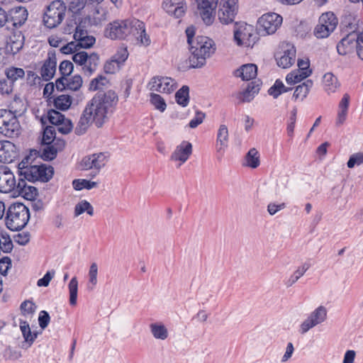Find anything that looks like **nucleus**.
Here are the masks:
<instances>
[{"instance_id":"8","label":"nucleus","mask_w":363,"mask_h":363,"mask_svg":"<svg viewBox=\"0 0 363 363\" xmlns=\"http://www.w3.org/2000/svg\"><path fill=\"white\" fill-rule=\"evenodd\" d=\"M21 125L15 113L10 110L0 109V133L8 138L17 137Z\"/></svg>"},{"instance_id":"44","label":"nucleus","mask_w":363,"mask_h":363,"mask_svg":"<svg viewBox=\"0 0 363 363\" xmlns=\"http://www.w3.org/2000/svg\"><path fill=\"white\" fill-rule=\"evenodd\" d=\"M97 186V183L87 179H76L72 182V186L74 189L80 191L84 189L90 190Z\"/></svg>"},{"instance_id":"60","label":"nucleus","mask_w":363,"mask_h":363,"mask_svg":"<svg viewBox=\"0 0 363 363\" xmlns=\"http://www.w3.org/2000/svg\"><path fill=\"white\" fill-rule=\"evenodd\" d=\"M50 321V314L46 311H41L38 315V323L41 329L46 328Z\"/></svg>"},{"instance_id":"62","label":"nucleus","mask_w":363,"mask_h":363,"mask_svg":"<svg viewBox=\"0 0 363 363\" xmlns=\"http://www.w3.org/2000/svg\"><path fill=\"white\" fill-rule=\"evenodd\" d=\"M85 6L84 0H70L69 10L72 13H77L84 9Z\"/></svg>"},{"instance_id":"14","label":"nucleus","mask_w":363,"mask_h":363,"mask_svg":"<svg viewBox=\"0 0 363 363\" xmlns=\"http://www.w3.org/2000/svg\"><path fill=\"white\" fill-rule=\"evenodd\" d=\"M54 168L50 165L45 164H41L40 165L33 164V167H30V170L26 172V178L28 182H48L53 177Z\"/></svg>"},{"instance_id":"22","label":"nucleus","mask_w":363,"mask_h":363,"mask_svg":"<svg viewBox=\"0 0 363 363\" xmlns=\"http://www.w3.org/2000/svg\"><path fill=\"white\" fill-rule=\"evenodd\" d=\"M26 179L23 177L18 178L16 189L13 194L18 193V196H21L26 200L35 201L38 195V189L33 186H28L26 184Z\"/></svg>"},{"instance_id":"23","label":"nucleus","mask_w":363,"mask_h":363,"mask_svg":"<svg viewBox=\"0 0 363 363\" xmlns=\"http://www.w3.org/2000/svg\"><path fill=\"white\" fill-rule=\"evenodd\" d=\"M57 60L55 52H49L48 58L45 60L40 69V75L44 81H49L56 72Z\"/></svg>"},{"instance_id":"45","label":"nucleus","mask_w":363,"mask_h":363,"mask_svg":"<svg viewBox=\"0 0 363 363\" xmlns=\"http://www.w3.org/2000/svg\"><path fill=\"white\" fill-rule=\"evenodd\" d=\"M65 116L55 109H50L48 111L46 118L44 117L45 120L48 121L50 123L54 125H57L65 120Z\"/></svg>"},{"instance_id":"21","label":"nucleus","mask_w":363,"mask_h":363,"mask_svg":"<svg viewBox=\"0 0 363 363\" xmlns=\"http://www.w3.org/2000/svg\"><path fill=\"white\" fill-rule=\"evenodd\" d=\"M44 148L42 150L40 157L44 161H52L56 158L57 152L62 151L65 146V142L62 139H57L55 143H42Z\"/></svg>"},{"instance_id":"18","label":"nucleus","mask_w":363,"mask_h":363,"mask_svg":"<svg viewBox=\"0 0 363 363\" xmlns=\"http://www.w3.org/2000/svg\"><path fill=\"white\" fill-rule=\"evenodd\" d=\"M173 82L174 80L170 77L156 76L152 77L149 83L150 89L169 94L175 89Z\"/></svg>"},{"instance_id":"38","label":"nucleus","mask_w":363,"mask_h":363,"mask_svg":"<svg viewBox=\"0 0 363 363\" xmlns=\"http://www.w3.org/2000/svg\"><path fill=\"white\" fill-rule=\"evenodd\" d=\"M313 84V83L311 79H307L301 84H299L296 87L293 97L295 99H301V100H303L307 96Z\"/></svg>"},{"instance_id":"61","label":"nucleus","mask_w":363,"mask_h":363,"mask_svg":"<svg viewBox=\"0 0 363 363\" xmlns=\"http://www.w3.org/2000/svg\"><path fill=\"white\" fill-rule=\"evenodd\" d=\"M121 66L117 65L113 59L111 58V60L106 61L104 64V70L106 74H113Z\"/></svg>"},{"instance_id":"51","label":"nucleus","mask_w":363,"mask_h":363,"mask_svg":"<svg viewBox=\"0 0 363 363\" xmlns=\"http://www.w3.org/2000/svg\"><path fill=\"white\" fill-rule=\"evenodd\" d=\"M13 91V84L5 78H0V95L9 96Z\"/></svg>"},{"instance_id":"20","label":"nucleus","mask_w":363,"mask_h":363,"mask_svg":"<svg viewBox=\"0 0 363 363\" xmlns=\"http://www.w3.org/2000/svg\"><path fill=\"white\" fill-rule=\"evenodd\" d=\"M18 157L16 146L8 140L0 141V162L11 163Z\"/></svg>"},{"instance_id":"32","label":"nucleus","mask_w":363,"mask_h":363,"mask_svg":"<svg viewBox=\"0 0 363 363\" xmlns=\"http://www.w3.org/2000/svg\"><path fill=\"white\" fill-rule=\"evenodd\" d=\"M40 122L43 128L42 143H55L58 138H56V130L52 125H45L46 120L41 117Z\"/></svg>"},{"instance_id":"54","label":"nucleus","mask_w":363,"mask_h":363,"mask_svg":"<svg viewBox=\"0 0 363 363\" xmlns=\"http://www.w3.org/2000/svg\"><path fill=\"white\" fill-rule=\"evenodd\" d=\"M306 77H303V74L300 72H290L286 77V82L288 84L292 85L300 82Z\"/></svg>"},{"instance_id":"25","label":"nucleus","mask_w":363,"mask_h":363,"mask_svg":"<svg viewBox=\"0 0 363 363\" xmlns=\"http://www.w3.org/2000/svg\"><path fill=\"white\" fill-rule=\"evenodd\" d=\"M257 74V67L252 63L242 65L233 72L234 77H240L242 81H250L255 78Z\"/></svg>"},{"instance_id":"17","label":"nucleus","mask_w":363,"mask_h":363,"mask_svg":"<svg viewBox=\"0 0 363 363\" xmlns=\"http://www.w3.org/2000/svg\"><path fill=\"white\" fill-rule=\"evenodd\" d=\"M17 28L9 30H11V35L6 40V50L8 53L12 55L18 52L24 45V35Z\"/></svg>"},{"instance_id":"11","label":"nucleus","mask_w":363,"mask_h":363,"mask_svg":"<svg viewBox=\"0 0 363 363\" xmlns=\"http://www.w3.org/2000/svg\"><path fill=\"white\" fill-rule=\"evenodd\" d=\"M337 23V18L333 12L323 13L314 29L315 36L318 38H327L336 28Z\"/></svg>"},{"instance_id":"27","label":"nucleus","mask_w":363,"mask_h":363,"mask_svg":"<svg viewBox=\"0 0 363 363\" xmlns=\"http://www.w3.org/2000/svg\"><path fill=\"white\" fill-rule=\"evenodd\" d=\"M140 41L141 45L147 46L150 44L149 35L146 33L145 23L138 19H133V27L132 34Z\"/></svg>"},{"instance_id":"35","label":"nucleus","mask_w":363,"mask_h":363,"mask_svg":"<svg viewBox=\"0 0 363 363\" xmlns=\"http://www.w3.org/2000/svg\"><path fill=\"white\" fill-rule=\"evenodd\" d=\"M291 89L292 88L285 86L283 82L277 79L274 84L268 89L267 93L274 99H277L281 94L286 93Z\"/></svg>"},{"instance_id":"15","label":"nucleus","mask_w":363,"mask_h":363,"mask_svg":"<svg viewBox=\"0 0 363 363\" xmlns=\"http://www.w3.org/2000/svg\"><path fill=\"white\" fill-rule=\"evenodd\" d=\"M195 2L197 12L203 23L207 26L211 25L215 19L218 0H195Z\"/></svg>"},{"instance_id":"41","label":"nucleus","mask_w":363,"mask_h":363,"mask_svg":"<svg viewBox=\"0 0 363 363\" xmlns=\"http://www.w3.org/2000/svg\"><path fill=\"white\" fill-rule=\"evenodd\" d=\"M31 163L32 159L30 155H26L23 157L21 162L18 163L17 167V174L18 175V178H26V172H28L29 170H30V167H33Z\"/></svg>"},{"instance_id":"46","label":"nucleus","mask_w":363,"mask_h":363,"mask_svg":"<svg viewBox=\"0 0 363 363\" xmlns=\"http://www.w3.org/2000/svg\"><path fill=\"white\" fill-rule=\"evenodd\" d=\"M92 158L94 162V174L92 175V177L96 176L100 169L105 166L106 162V156L104 152H99L96 154H92Z\"/></svg>"},{"instance_id":"19","label":"nucleus","mask_w":363,"mask_h":363,"mask_svg":"<svg viewBox=\"0 0 363 363\" xmlns=\"http://www.w3.org/2000/svg\"><path fill=\"white\" fill-rule=\"evenodd\" d=\"M162 7L165 11L175 18H182L186 11V3L184 0H163Z\"/></svg>"},{"instance_id":"56","label":"nucleus","mask_w":363,"mask_h":363,"mask_svg":"<svg viewBox=\"0 0 363 363\" xmlns=\"http://www.w3.org/2000/svg\"><path fill=\"white\" fill-rule=\"evenodd\" d=\"M363 164V152H359L350 156L347 162L349 168H353L356 164L360 165Z\"/></svg>"},{"instance_id":"58","label":"nucleus","mask_w":363,"mask_h":363,"mask_svg":"<svg viewBox=\"0 0 363 363\" xmlns=\"http://www.w3.org/2000/svg\"><path fill=\"white\" fill-rule=\"evenodd\" d=\"M205 116L204 113L201 111H196L195 116L189 121V126L191 128H196L199 125L202 123Z\"/></svg>"},{"instance_id":"39","label":"nucleus","mask_w":363,"mask_h":363,"mask_svg":"<svg viewBox=\"0 0 363 363\" xmlns=\"http://www.w3.org/2000/svg\"><path fill=\"white\" fill-rule=\"evenodd\" d=\"M177 103L182 107L188 106L189 102V88L186 85L182 86L175 94Z\"/></svg>"},{"instance_id":"50","label":"nucleus","mask_w":363,"mask_h":363,"mask_svg":"<svg viewBox=\"0 0 363 363\" xmlns=\"http://www.w3.org/2000/svg\"><path fill=\"white\" fill-rule=\"evenodd\" d=\"M74 65L69 60H63L59 66V71L62 76L68 77L73 72Z\"/></svg>"},{"instance_id":"53","label":"nucleus","mask_w":363,"mask_h":363,"mask_svg":"<svg viewBox=\"0 0 363 363\" xmlns=\"http://www.w3.org/2000/svg\"><path fill=\"white\" fill-rule=\"evenodd\" d=\"M309 66L310 63L308 60H303L302 59H299L298 60V72L302 73V74H303V77H308L311 74L312 71L309 68Z\"/></svg>"},{"instance_id":"48","label":"nucleus","mask_w":363,"mask_h":363,"mask_svg":"<svg viewBox=\"0 0 363 363\" xmlns=\"http://www.w3.org/2000/svg\"><path fill=\"white\" fill-rule=\"evenodd\" d=\"M150 102L156 109L164 112L167 108V104L164 99L157 94L152 93L150 94Z\"/></svg>"},{"instance_id":"43","label":"nucleus","mask_w":363,"mask_h":363,"mask_svg":"<svg viewBox=\"0 0 363 363\" xmlns=\"http://www.w3.org/2000/svg\"><path fill=\"white\" fill-rule=\"evenodd\" d=\"M151 333L157 339L165 340L168 336V332L164 325L152 323L150 325Z\"/></svg>"},{"instance_id":"47","label":"nucleus","mask_w":363,"mask_h":363,"mask_svg":"<svg viewBox=\"0 0 363 363\" xmlns=\"http://www.w3.org/2000/svg\"><path fill=\"white\" fill-rule=\"evenodd\" d=\"M326 316L327 311L325 308L320 306L313 311L308 317L318 325L323 323L326 319Z\"/></svg>"},{"instance_id":"13","label":"nucleus","mask_w":363,"mask_h":363,"mask_svg":"<svg viewBox=\"0 0 363 363\" xmlns=\"http://www.w3.org/2000/svg\"><path fill=\"white\" fill-rule=\"evenodd\" d=\"M282 23V17L276 13L262 15L257 21L259 33L270 35L276 32Z\"/></svg>"},{"instance_id":"37","label":"nucleus","mask_w":363,"mask_h":363,"mask_svg":"<svg viewBox=\"0 0 363 363\" xmlns=\"http://www.w3.org/2000/svg\"><path fill=\"white\" fill-rule=\"evenodd\" d=\"M72 103V98L69 95L62 94L53 99V104L56 109L65 111L69 108Z\"/></svg>"},{"instance_id":"12","label":"nucleus","mask_w":363,"mask_h":363,"mask_svg":"<svg viewBox=\"0 0 363 363\" xmlns=\"http://www.w3.org/2000/svg\"><path fill=\"white\" fill-rule=\"evenodd\" d=\"M238 12V0H220L218 17L222 24L228 25L235 21Z\"/></svg>"},{"instance_id":"4","label":"nucleus","mask_w":363,"mask_h":363,"mask_svg":"<svg viewBox=\"0 0 363 363\" xmlns=\"http://www.w3.org/2000/svg\"><path fill=\"white\" fill-rule=\"evenodd\" d=\"M30 218L28 207L23 203L16 202L11 203L6 211L5 224L11 231H20L26 227Z\"/></svg>"},{"instance_id":"30","label":"nucleus","mask_w":363,"mask_h":363,"mask_svg":"<svg viewBox=\"0 0 363 363\" xmlns=\"http://www.w3.org/2000/svg\"><path fill=\"white\" fill-rule=\"evenodd\" d=\"M283 55L277 60V65L282 68L291 67L296 60V49L294 45H287Z\"/></svg>"},{"instance_id":"5","label":"nucleus","mask_w":363,"mask_h":363,"mask_svg":"<svg viewBox=\"0 0 363 363\" xmlns=\"http://www.w3.org/2000/svg\"><path fill=\"white\" fill-rule=\"evenodd\" d=\"M28 15L24 7H16L6 11L0 6V28L4 26L7 30L19 28L26 22Z\"/></svg>"},{"instance_id":"24","label":"nucleus","mask_w":363,"mask_h":363,"mask_svg":"<svg viewBox=\"0 0 363 363\" xmlns=\"http://www.w3.org/2000/svg\"><path fill=\"white\" fill-rule=\"evenodd\" d=\"M192 153V145L189 142L183 141L178 145L171 155V160L174 161H180L182 164L184 163Z\"/></svg>"},{"instance_id":"57","label":"nucleus","mask_w":363,"mask_h":363,"mask_svg":"<svg viewBox=\"0 0 363 363\" xmlns=\"http://www.w3.org/2000/svg\"><path fill=\"white\" fill-rule=\"evenodd\" d=\"M20 308L23 314H33L36 306L32 301L26 300L21 303Z\"/></svg>"},{"instance_id":"10","label":"nucleus","mask_w":363,"mask_h":363,"mask_svg":"<svg viewBox=\"0 0 363 363\" xmlns=\"http://www.w3.org/2000/svg\"><path fill=\"white\" fill-rule=\"evenodd\" d=\"M133 20L116 21L106 29V36L112 40H124L132 34Z\"/></svg>"},{"instance_id":"64","label":"nucleus","mask_w":363,"mask_h":363,"mask_svg":"<svg viewBox=\"0 0 363 363\" xmlns=\"http://www.w3.org/2000/svg\"><path fill=\"white\" fill-rule=\"evenodd\" d=\"M358 39L357 41L356 52L358 57L363 60V32L358 33Z\"/></svg>"},{"instance_id":"1","label":"nucleus","mask_w":363,"mask_h":363,"mask_svg":"<svg viewBox=\"0 0 363 363\" xmlns=\"http://www.w3.org/2000/svg\"><path fill=\"white\" fill-rule=\"evenodd\" d=\"M118 96L115 91H99L87 102L75 128L77 135H82L91 123L101 128L116 111Z\"/></svg>"},{"instance_id":"33","label":"nucleus","mask_w":363,"mask_h":363,"mask_svg":"<svg viewBox=\"0 0 363 363\" xmlns=\"http://www.w3.org/2000/svg\"><path fill=\"white\" fill-rule=\"evenodd\" d=\"M86 20L82 18H75L74 19H69L67 21L66 26L64 28L65 33L71 34L77 32L79 29L82 30L86 28Z\"/></svg>"},{"instance_id":"55","label":"nucleus","mask_w":363,"mask_h":363,"mask_svg":"<svg viewBox=\"0 0 363 363\" xmlns=\"http://www.w3.org/2000/svg\"><path fill=\"white\" fill-rule=\"evenodd\" d=\"M128 52L126 48H122L117 51V52L111 57L113 59L117 65H121L127 60Z\"/></svg>"},{"instance_id":"59","label":"nucleus","mask_w":363,"mask_h":363,"mask_svg":"<svg viewBox=\"0 0 363 363\" xmlns=\"http://www.w3.org/2000/svg\"><path fill=\"white\" fill-rule=\"evenodd\" d=\"M57 130L62 134H67L72 130L73 125L72 121L65 118V120L57 125Z\"/></svg>"},{"instance_id":"49","label":"nucleus","mask_w":363,"mask_h":363,"mask_svg":"<svg viewBox=\"0 0 363 363\" xmlns=\"http://www.w3.org/2000/svg\"><path fill=\"white\" fill-rule=\"evenodd\" d=\"M83 80L79 74H75L67 79V87L72 91H78L82 86Z\"/></svg>"},{"instance_id":"26","label":"nucleus","mask_w":363,"mask_h":363,"mask_svg":"<svg viewBox=\"0 0 363 363\" xmlns=\"http://www.w3.org/2000/svg\"><path fill=\"white\" fill-rule=\"evenodd\" d=\"M74 39L77 42V48L89 49L91 48L96 42V38L88 35L86 28L82 30L79 29L77 32L74 33Z\"/></svg>"},{"instance_id":"63","label":"nucleus","mask_w":363,"mask_h":363,"mask_svg":"<svg viewBox=\"0 0 363 363\" xmlns=\"http://www.w3.org/2000/svg\"><path fill=\"white\" fill-rule=\"evenodd\" d=\"M14 240L19 245L24 246L30 241V233L28 232L18 233L14 236Z\"/></svg>"},{"instance_id":"3","label":"nucleus","mask_w":363,"mask_h":363,"mask_svg":"<svg viewBox=\"0 0 363 363\" xmlns=\"http://www.w3.org/2000/svg\"><path fill=\"white\" fill-rule=\"evenodd\" d=\"M340 26L346 29L349 33L344 37L336 46L337 51L340 55H349L356 50L358 32H356L357 24L354 17L351 15L345 16L342 20Z\"/></svg>"},{"instance_id":"9","label":"nucleus","mask_w":363,"mask_h":363,"mask_svg":"<svg viewBox=\"0 0 363 363\" xmlns=\"http://www.w3.org/2000/svg\"><path fill=\"white\" fill-rule=\"evenodd\" d=\"M72 60L82 67L84 75L90 77L97 69L100 58L96 52L88 54L86 51H80L72 55Z\"/></svg>"},{"instance_id":"6","label":"nucleus","mask_w":363,"mask_h":363,"mask_svg":"<svg viewBox=\"0 0 363 363\" xmlns=\"http://www.w3.org/2000/svg\"><path fill=\"white\" fill-rule=\"evenodd\" d=\"M66 5L62 0H55L47 7L43 16L45 26L51 29L56 28L63 21L66 13Z\"/></svg>"},{"instance_id":"52","label":"nucleus","mask_w":363,"mask_h":363,"mask_svg":"<svg viewBox=\"0 0 363 363\" xmlns=\"http://www.w3.org/2000/svg\"><path fill=\"white\" fill-rule=\"evenodd\" d=\"M21 357V352L13 349L11 346L7 347L4 351V357L6 359L16 361Z\"/></svg>"},{"instance_id":"7","label":"nucleus","mask_w":363,"mask_h":363,"mask_svg":"<svg viewBox=\"0 0 363 363\" xmlns=\"http://www.w3.org/2000/svg\"><path fill=\"white\" fill-rule=\"evenodd\" d=\"M258 30L254 29V27L247 23L235 24L234 40L238 45H245V47L252 48L259 40Z\"/></svg>"},{"instance_id":"28","label":"nucleus","mask_w":363,"mask_h":363,"mask_svg":"<svg viewBox=\"0 0 363 363\" xmlns=\"http://www.w3.org/2000/svg\"><path fill=\"white\" fill-rule=\"evenodd\" d=\"M262 82L258 81H253L248 84L245 90L239 93L238 99L240 102H250L260 89Z\"/></svg>"},{"instance_id":"31","label":"nucleus","mask_w":363,"mask_h":363,"mask_svg":"<svg viewBox=\"0 0 363 363\" xmlns=\"http://www.w3.org/2000/svg\"><path fill=\"white\" fill-rule=\"evenodd\" d=\"M19 324L22 335L26 342V345H23V347L27 349L33 345L38 337V333H33L31 332L29 324L27 321L21 320Z\"/></svg>"},{"instance_id":"34","label":"nucleus","mask_w":363,"mask_h":363,"mask_svg":"<svg viewBox=\"0 0 363 363\" xmlns=\"http://www.w3.org/2000/svg\"><path fill=\"white\" fill-rule=\"evenodd\" d=\"M323 83L324 89L328 94L334 93L340 86L337 78L331 72H328L324 74Z\"/></svg>"},{"instance_id":"29","label":"nucleus","mask_w":363,"mask_h":363,"mask_svg":"<svg viewBox=\"0 0 363 363\" xmlns=\"http://www.w3.org/2000/svg\"><path fill=\"white\" fill-rule=\"evenodd\" d=\"M229 133L225 125H220L217 133L216 150L221 155H223L228 146Z\"/></svg>"},{"instance_id":"36","label":"nucleus","mask_w":363,"mask_h":363,"mask_svg":"<svg viewBox=\"0 0 363 363\" xmlns=\"http://www.w3.org/2000/svg\"><path fill=\"white\" fill-rule=\"evenodd\" d=\"M244 165L252 169L258 167L260 164L259 153L255 148H251L245 157Z\"/></svg>"},{"instance_id":"42","label":"nucleus","mask_w":363,"mask_h":363,"mask_svg":"<svg viewBox=\"0 0 363 363\" xmlns=\"http://www.w3.org/2000/svg\"><path fill=\"white\" fill-rule=\"evenodd\" d=\"M68 288L69 292V304L71 306H75L77 304L78 293V281L76 277L72 278L68 284Z\"/></svg>"},{"instance_id":"40","label":"nucleus","mask_w":363,"mask_h":363,"mask_svg":"<svg viewBox=\"0 0 363 363\" xmlns=\"http://www.w3.org/2000/svg\"><path fill=\"white\" fill-rule=\"evenodd\" d=\"M5 74L7 77L6 79L13 83L19 79H23L25 76V71L22 68L11 67L7 68L5 71Z\"/></svg>"},{"instance_id":"16","label":"nucleus","mask_w":363,"mask_h":363,"mask_svg":"<svg viewBox=\"0 0 363 363\" xmlns=\"http://www.w3.org/2000/svg\"><path fill=\"white\" fill-rule=\"evenodd\" d=\"M16 186L15 177L11 169L6 166H0V192H15Z\"/></svg>"},{"instance_id":"2","label":"nucleus","mask_w":363,"mask_h":363,"mask_svg":"<svg viewBox=\"0 0 363 363\" xmlns=\"http://www.w3.org/2000/svg\"><path fill=\"white\" fill-rule=\"evenodd\" d=\"M189 68H201L206 63V59L211 57L216 50L215 42L207 36L198 35L190 46Z\"/></svg>"}]
</instances>
